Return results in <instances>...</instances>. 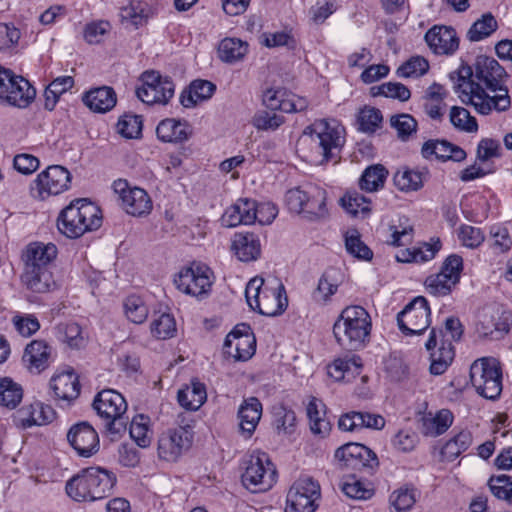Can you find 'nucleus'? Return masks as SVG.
Returning <instances> with one entry per match:
<instances>
[{
    "mask_svg": "<svg viewBox=\"0 0 512 512\" xmlns=\"http://www.w3.org/2000/svg\"><path fill=\"white\" fill-rule=\"evenodd\" d=\"M393 181L395 186L404 192L417 191L423 186L422 173L408 168L398 170Z\"/></svg>",
    "mask_w": 512,
    "mask_h": 512,
    "instance_id": "nucleus-46",
    "label": "nucleus"
},
{
    "mask_svg": "<svg viewBox=\"0 0 512 512\" xmlns=\"http://www.w3.org/2000/svg\"><path fill=\"white\" fill-rule=\"evenodd\" d=\"M421 154L425 159L435 155L438 160L443 162L454 161L462 162L466 159V152L460 147L447 140H428L422 148Z\"/></svg>",
    "mask_w": 512,
    "mask_h": 512,
    "instance_id": "nucleus-25",
    "label": "nucleus"
},
{
    "mask_svg": "<svg viewBox=\"0 0 512 512\" xmlns=\"http://www.w3.org/2000/svg\"><path fill=\"white\" fill-rule=\"evenodd\" d=\"M113 191L121 200V207L132 216H144L151 212L152 201L147 192L139 187H130L124 179L113 182Z\"/></svg>",
    "mask_w": 512,
    "mask_h": 512,
    "instance_id": "nucleus-15",
    "label": "nucleus"
},
{
    "mask_svg": "<svg viewBox=\"0 0 512 512\" xmlns=\"http://www.w3.org/2000/svg\"><path fill=\"white\" fill-rule=\"evenodd\" d=\"M207 393L204 384L192 381L190 385L180 389L177 394L178 403L187 410L196 411L206 401Z\"/></svg>",
    "mask_w": 512,
    "mask_h": 512,
    "instance_id": "nucleus-34",
    "label": "nucleus"
},
{
    "mask_svg": "<svg viewBox=\"0 0 512 512\" xmlns=\"http://www.w3.org/2000/svg\"><path fill=\"white\" fill-rule=\"evenodd\" d=\"M215 90L216 86L208 80H194L189 88L181 93L180 102L185 108L194 107L199 102L211 98Z\"/></svg>",
    "mask_w": 512,
    "mask_h": 512,
    "instance_id": "nucleus-32",
    "label": "nucleus"
},
{
    "mask_svg": "<svg viewBox=\"0 0 512 512\" xmlns=\"http://www.w3.org/2000/svg\"><path fill=\"white\" fill-rule=\"evenodd\" d=\"M506 77L507 73L498 61L485 55L476 58L474 70L468 65H461L450 74L462 103L473 106L483 115L493 110L503 112L509 109L511 100L503 84Z\"/></svg>",
    "mask_w": 512,
    "mask_h": 512,
    "instance_id": "nucleus-1",
    "label": "nucleus"
},
{
    "mask_svg": "<svg viewBox=\"0 0 512 512\" xmlns=\"http://www.w3.org/2000/svg\"><path fill=\"white\" fill-rule=\"evenodd\" d=\"M117 131L125 138H137L142 132V119L138 115H124L117 123Z\"/></svg>",
    "mask_w": 512,
    "mask_h": 512,
    "instance_id": "nucleus-64",
    "label": "nucleus"
},
{
    "mask_svg": "<svg viewBox=\"0 0 512 512\" xmlns=\"http://www.w3.org/2000/svg\"><path fill=\"white\" fill-rule=\"evenodd\" d=\"M102 224L100 208L87 199H76L64 208L57 220L58 230L68 238H78Z\"/></svg>",
    "mask_w": 512,
    "mask_h": 512,
    "instance_id": "nucleus-5",
    "label": "nucleus"
},
{
    "mask_svg": "<svg viewBox=\"0 0 512 512\" xmlns=\"http://www.w3.org/2000/svg\"><path fill=\"white\" fill-rule=\"evenodd\" d=\"M275 481L276 470L267 454L258 452L250 455L242 474L243 484L256 493L270 489Z\"/></svg>",
    "mask_w": 512,
    "mask_h": 512,
    "instance_id": "nucleus-9",
    "label": "nucleus"
},
{
    "mask_svg": "<svg viewBox=\"0 0 512 512\" xmlns=\"http://www.w3.org/2000/svg\"><path fill=\"white\" fill-rule=\"evenodd\" d=\"M192 442L190 427L179 426L163 433L158 440V455L166 461H176Z\"/></svg>",
    "mask_w": 512,
    "mask_h": 512,
    "instance_id": "nucleus-17",
    "label": "nucleus"
},
{
    "mask_svg": "<svg viewBox=\"0 0 512 512\" xmlns=\"http://www.w3.org/2000/svg\"><path fill=\"white\" fill-rule=\"evenodd\" d=\"M70 182L71 174L65 167L51 165L37 176L31 191L34 197L44 200L51 195L66 191Z\"/></svg>",
    "mask_w": 512,
    "mask_h": 512,
    "instance_id": "nucleus-13",
    "label": "nucleus"
},
{
    "mask_svg": "<svg viewBox=\"0 0 512 512\" xmlns=\"http://www.w3.org/2000/svg\"><path fill=\"white\" fill-rule=\"evenodd\" d=\"M382 114L379 109L374 107H365L359 112L358 123L361 131L373 133L379 128L382 122Z\"/></svg>",
    "mask_w": 512,
    "mask_h": 512,
    "instance_id": "nucleus-63",
    "label": "nucleus"
},
{
    "mask_svg": "<svg viewBox=\"0 0 512 512\" xmlns=\"http://www.w3.org/2000/svg\"><path fill=\"white\" fill-rule=\"evenodd\" d=\"M359 361L360 358L356 356L351 358H338L328 366V375L336 381L343 380L350 374L354 376L359 373L362 367Z\"/></svg>",
    "mask_w": 512,
    "mask_h": 512,
    "instance_id": "nucleus-42",
    "label": "nucleus"
},
{
    "mask_svg": "<svg viewBox=\"0 0 512 512\" xmlns=\"http://www.w3.org/2000/svg\"><path fill=\"white\" fill-rule=\"evenodd\" d=\"M425 41L435 54H452L458 48L459 41L453 28L433 26L425 34Z\"/></svg>",
    "mask_w": 512,
    "mask_h": 512,
    "instance_id": "nucleus-23",
    "label": "nucleus"
},
{
    "mask_svg": "<svg viewBox=\"0 0 512 512\" xmlns=\"http://www.w3.org/2000/svg\"><path fill=\"white\" fill-rule=\"evenodd\" d=\"M67 440L81 457H90L99 450L98 434L88 422L73 425L67 433Z\"/></svg>",
    "mask_w": 512,
    "mask_h": 512,
    "instance_id": "nucleus-20",
    "label": "nucleus"
},
{
    "mask_svg": "<svg viewBox=\"0 0 512 512\" xmlns=\"http://www.w3.org/2000/svg\"><path fill=\"white\" fill-rule=\"evenodd\" d=\"M321 402L313 399L307 406V416L310 422V430L314 435L326 437L331 430V424L325 417V412L320 410Z\"/></svg>",
    "mask_w": 512,
    "mask_h": 512,
    "instance_id": "nucleus-41",
    "label": "nucleus"
},
{
    "mask_svg": "<svg viewBox=\"0 0 512 512\" xmlns=\"http://www.w3.org/2000/svg\"><path fill=\"white\" fill-rule=\"evenodd\" d=\"M491 493L498 499L512 502V478L507 475L492 476L488 482Z\"/></svg>",
    "mask_w": 512,
    "mask_h": 512,
    "instance_id": "nucleus-56",
    "label": "nucleus"
},
{
    "mask_svg": "<svg viewBox=\"0 0 512 512\" xmlns=\"http://www.w3.org/2000/svg\"><path fill=\"white\" fill-rule=\"evenodd\" d=\"M296 422L294 411L283 405L274 407L273 409V425L278 434H291Z\"/></svg>",
    "mask_w": 512,
    "mask_h": 512,
    "instance_id": "nucleus-51",
    "label": "nucleus"
},
{
    "mask_svg": "<svg viewBox=\"0 0 512 512\" xmlns=\"http://www.w3.org/2000/svg\"><path fill=\"white\" fill-rule=\"evenodd\" d=\"M509 331L507 319L501 320L498 312L483 313L477 325V332L482 337H496Z\"/></svg>",
    "mask_w": 512,
    "mask_h": 512,
    "instance_id": "nucleus-40",
    "label": "nucleus"
},
{
    "mask_svg": "<svg viewBox=\"0 0 512 512\" xmlns=\"http://www.w3.org/2000/svg\"><path fill=\"white\" fill-rule=\"evenodd\" d=\"M462 268V257L456 254L450 255L444 261L440 272L426 279V289L434 296L448 295L459 282Z\"/></svg>",
    "mask_w": 512,
    "mask_h": 512,
    "instance_id": "nucleus-14",
    "label": "nucleus"
},
{
    "mask_svg": "<svg viewBox=\"0 0 512 512\" xmlns=\"http://www.w3.org/2000/svg\"><path fill=\"white\" fill-rule=\"evenodd\" d=\"M126 317L135 324L143 323L148 316V309L142 299L137 296H129L124 302Z\"/></svg>",
    "mask_w": 512,
    "mask_h": 512,
    "instance_id": "nucleus-58",
    "label": "nucleus"
},
{
    "mask_svg": "<svg viewBox=\"0 0 512 512\" xmlns=\"http://www.w3.org/2000/svg\"><path fill=\"white\" fill-rule=\"evenodd\" d=\"M116 101L115 91L108 86L91 89L83 96L84 104L98 113L110 111L116 105Z\"/></svg>",
    "mask_w": 512,
    "mask_h": 512,
    "instance_id": "nucleus-30",
    "label": "nucleus"
},
{
    "mask_svg": "<svg viewBox=\"0 0 512 512\" xmlns=\"http://www.w3.org/2000/svg\"><path fill=\"white\" fill-rule=\"evenodd\" d=\"M246 324L237 326L225 338L224 353L236 361H246L255 353V338Z\"/></svg>",
    "mask_w": 512,
    "mask_h": 512,
    "instance_id": "nucleus-18",
    "label": "nucleus"
},
{
    "mask_svg": "<svg viewBox=\"0 0 512 512\" xmlns=\"http://www.w3.org/2000/svg\"><path fill=\"white\" fill-rule=\"evenodd\" d=\"M50 388L59 400L72 401L80 394L78 376L73 371L56 374L50 380Z\"/></svg>",
    "mask_w": 512,
    "mask_h": 512,
    "instance_id": "nucleus-27",
    "label": "nucleus"
},
{
    "mask_svg": "<svg viewBox=\"0 0 512 512\" xmlns=\"http://www.w3.org/2000/svg\"><path fill=\"white\" fill-rule=\"evenodd\" d=\"M342 491L348 497L357 500H366L373 496L374 491L370 488L369 484L351 476L344 482Z\"/></svg>",
    "mask_w": 512,
    "mask_h": 512,
    "instance_id": "nucleus-57",
    "label": "nucleus"
},
{
    "mask_svg": "<svg viewBox=\"0 0 512 512\" xmlns=\"http://www.w3.org/2000/svg\"><path fill=\"white\" fill-rule=\"evenodd\" d=\"M429 63L421 56H414L397 69V75L403 78L420 77L428 72Z\"/></svg>",
    "mask_w": 512,
    "mask_h": 512,
    "instance_id": "nucleus-55",
    "label": "nucleus"
},
{
    "mask_svg": "<svg viewBox=\"0 0 512 512\" xmlns=\"http://www.w3.org/2000/svg\"><path fill=\"white\" fill-rule=\"evenodd\" d=\"M472 443V436L468 431H461L450 439L441 449V455L446 461H454L462 452L466 451Z\"/></svg>",
    "mask_w": 512,
    "mask_h": 512,
    "instance_id": "nucleus-44",
    "label": "nucleus"
},
{
    "mask_svg": "<svg viewBox=\"0 0 512 512\" xmlns=\"http://www.w3.org/2000/svg\"><path fill=\"white\" fill-rule=\"evenodd\" d=\"M52 348L43 340H33L25 350L22 360L30 372L40 373L48 366Z\"/></svg>",
    "mask_w": 512,
    "mask_h": 512,
    "instance_id": "nucleus-26",
    "label": "nucleus"
},
{
    "mask_svg": "<svg viewBox=\"0 0 512 512\" xmlns=\"http://www.w3.org/2000/svg\"><path fill=\"white\" fill-rule=\"evenodd\" d=\"M191 133V127L186 121L174 118L162 120L156 128L158 139L167 143H182L188 140Z\"/></svg>",
    "mask_w": 512,
    "mask_h": 512,
    "instance_id": "nucleus-29",
    "label": "nucleus"
},
{
    "mask_svg": "<svg viewBox=\"0 0 512 512\" xmlns=\"http://www.w3.org/2000/svg\"><path fill=\"white\" fill-rule=\"evenodd\" d=\"M345 247L347 251L356 258L371 260L372 250L361 240L357 230H352L345 235Z\"/></svg>",
    "mask_w": 512,
    "mask_h": 512,
    "instance_id": "nucleus-52",
    "label": "nucleus"
},
{
    "mask_svg": "<svg viewBox=\"0 0 512 512\" xmlns=\"http://www.w3.org/2000/svg\"><path fill=\"white\" fill-rule=\"evenodd\" d=\"M320 499V486L310 477L294 482L287 494L286 512H314Z\"/></svg>",
    "mask_w": 512,
    "mask_h": 512,
    "instance_id": "nucleus-12",
    "label": "nucleus"
},
{
    "mask_svg": "<svg viewBox=\"0 0 512 512\" xmlns=\"http://www.w3.org/2000/svg\"><path fill=\"white\" fill-rule=\"evenodd\" d=\"M454 416L448 409H441L435 414L431 412L422 416V433L426 436H439L445 433L453 423Z\"/></svg>",
    "mask_w": 512,
    "mask_h": 512,
    "instance_id": "nucleus-31",
    "label": "nucleus"
},
{
    "mask_svg": "<svg viewBox=\"0 0 512 512\" xmlns=\"http://www.w3.org/2000/svg\"><path fill=\"white\" fill-rule=\"evenodd\" d=\"M371 318L361 306L346 307L333 326L337 343L344 349L356 351L363 348L369 340Z\"/></svg>",
    "mask_w": 512,
    "mask_h": 512,
    "instance_id": "nucleus-4",
    "label": "nucleus"
},
{
    "mask_svg": "<svg viewBox=\"0 0 512 512\" xmlns=\"http://www.w3.org/2000/svg\"><path fill=\"white\" fill-rule=\"evenodd\" d=\"M115 484L113 472L101 467H89L69 479L65 490L75 501H95L109 496Z\"/></svg>",
    "mask_w": 512,
    "mask_h": 512,
    "instance_id": "nucleus-3",
    "label": "nucleus"
},
{
    "mask_svg": "<svg viewBox=\"0 0 512 512\" xmlns=\"http://www.w3.org/2000/svg\"><path fill=\"white\" fill-rule=\"evenodd\" d=\"M151 332L158 339H167L176 332V323L172 315L162 313L151 323Z\"/></svg>",
    "mask_w": 512,
    "mask_h": 512,
    "instance_id": "nucleus-59",
    "label": "nucleus"
},
{
    "mask_svg": "<svg viewBox=\"0 0 512 512\" xmlns=\"http://www.w3.org/2000/svg\"><path fill=\"white\" fill-rule=\"evenodd\" d=\"M390 230L392 231L390 244L398 247L404 245L405 241L411 240L413 225L408 217L401 216L397 224L390 226Z\"/></svg>",
    "mask_w": 512,
    "mask_h": 512,
    "instance_id": "nucleus-60",
    "label": "nucleus"
},
{
    "mask_svg": "<svg viewBox=\"0 0 512 512\" xmlns=\"http://www.w3.org/2000/svg\"><path fill=\"white\" fill-rule=\"evenodd\" d=\"M174 283L181 292L200 297L206 294L211 286L208 270L203 267H187L174 278Z\"/></svg>",
    "mask_w": 512,
    "mask_h": 512,
    "instance_id": "nucleus-19",
    "label": "nucleus"
},
{
    "mask_svg": "<svg viewBox=\"0 0 512 512\" xmlns=\"http://www.w3.org/2000/svg\"><path fill=\"white\" fill-rule=\"evenodd\" d=\"M343 208L351 215L356 216L359 213L367 214L370 212V202L365 196L357 192L347 193L341 198Z\"/></svg>",
    "mask_w": 512,
    "mask_h": 512,
    "instance_id": "nucleus-61",
    "label": "nucleus"
},
{
    "mask_svg": "<svg viewBox=\"0 0 512 512\" xmlns=\"http://www.w3.org/2000/svg\"><path fill=\"white\" fill-rule=\"evenodd\" d=\"M416 502L414 489L401 487L390 495V503L397 512L410 510Z\"/></svg>",
    "mask_w": 512,
    "mask_h": 512,
    "instance_id": "nucleus-62",
    "label": "nucleus"
},
{
    "mask_svg": "<svg viewBox=\"0 0 512 512\" xmlns=\"http://www.w3.org/2000/svg\"><path fill=\"white\" fill-rule=\"evenodd\" d=\"M21 279L28 289L36 293H46L55 286L49 269H24Z\"/></svg>",
    "mask_w": 512,
    "mask_h": 512,
    "instance_id": "nucleus-36",
    "label": "nucleus"
},
{
    "mask_svg": "<svg viewBox=\"0 0 512 512\" xmlns=\"http://www.w3.org/2000/svg\"><path fill=\"white\" fill-rule=\"evenodd\" d=\"M343 128L331 126L325 120H317L306 127L297 142V151L313 165H322L330 160L337 162V154L344 144Z\"/></svg>",
    "mask_w": 512,
    "mask_h": 512,
    "instance_id": "nucleus-2",
    "label": "nucleus"
},
{
    "mask_svg": "<svg viewBox=\"0 0 512 512\" xmlns=\"http://www.w3.org/2000/svg\"><path fill=\"white\" fill-rule=\"evenodd\" d=\"M388 171L384 166L377 164L365 169L360 179V187L368 192L377 191L384 186Z\"/></svg>",
    "mask_w": 512,
    "mask_h": 512,
    "instance_id": "nucleus-45",
    "label": "nucleus"
},
{
    "mask_svg": "<svg viewBox=\"0 0 512 512\" xmlns=\"http://www.w3.org/2000/svg\"><path fill=\"white\" fill-rule=\"evenodd\" d=\"M449 118L451 124L460 131L472 133L478 130L476 119L463 107L453 106Z\"/></svg>",
    "mask_w": 512,
    "mask_h": 512,
    "instance_id": "nucleus-50",
    "label": "nucleus"
},
{
    "mask_svg": "<svg viewBox=\"0 0 512 512\" xmlns=\"http://www.w3.org/2000/svg\"><path fill=\"white\" fill-rule=\"evenodd\" d=\"M497 29V21L490 13L484 14L475 21L467 32L470 41H480L490 36Z\"/></svg>",
    "mask_w": 512,
    "mask_h": 512,
    "instance_id": "nucleus-48",
    "label": "nucleus"
},
{
    "mask_svg": "<svg viewBox=\"0 0 512 512\" xmlns=\"http://www.w3.org/2000/svg\"><path fill=\"white\" fill-rule=\"evenodd\" d=\"M470 380L479 395L497 399L503 388L500 362L492 357L477 359L470 367Z\"/></svg>",
    "mask_w": 512,
    "mask_h": 512,
    "instance_id": "nucleus-6",
    "label": "nucleus"
},
{
    "mask_svg": "<svg viewBox=\"0 0 512 512\" xmlns=\"http://www.w3.org/2000/svg\"><path fill=\"white\" fill-rule=\"evenodd\" d=\"M57 256V247L52 243L34 242L27 245L22 254L24 269H49Z\"/></svg>",
    "mask_w": 512,
    "mask_h": 512,
    "instance_id": "nucleus-21",
    "label": "nucleus"
},
{
    "mask_svg": "<svg viewBox=\"0 0 512 512\" xmlns=\"http://www.w3.org/2000/svg\"><path fill=\"white\" fill-rule=\"evenodd\" d=\"M22 397L23 391L19 384L9 378L0 379V405L15 408Z\"/></svg>",
    "mask_w": 512,
    "mask_h": 512,
    "instance_id": "nucleus-47",
    "label": "nucleus"
},
{
    "mask_svg": "<svg viewBox=\"0 0 512 512\" xmlns=\"http://www.w3.org/2000/svg\"><path fill=\"white\" fill-rule=\"evenodd\" d=\"M36 90L29 81L10 69L0 66V98L18 108L27 107L35 98Z\"/></svg>",
    "mask_w": 512,
    "mask_h": 512,
    "instance_id": "nucleus-8",
    "label": "nucleus"
},
{
    "mask_svg": "<svg viewBox=\"0 0 512 512\" xmlns=\"http://www.w3.org/2000/svg\"><path fill=\"white\" fill-rule=\"evenodd\" d=\"M97 414L106 421V429L112 434H121L126 430L128 417L125 416L127 403L124 397L112 389L98 393L93 402Z\"/></svg>",
    "mask_w": 512,
    "mask_h": 512,
    "instance_id": "nucleus-7",
    "label": "nucleus"
},
{
    "mask_svg": "<svg viewBox=\"0 0 512 512\" xmlns=\"http://www.w3.org/2000/svg\"><path fill=\"white\" fill-rule=\"evenodd\" d=\"M430 314L427 300L418 296L398 313V327L406 336L421 335L430 326Z\"/></svg>",
    "mask_w": 512,
    "mask_h": 512,
    "instance_id": "nucleus-10",
    "label": "nucleus"
},
{
    "mask_svg": "<svg viewBox=\"0 0 512 512\" xmlns=\"http://www.w3.org/2000/svg\"><path fill=\"white\" fill-rule=\"evenodd\" d=\"M288 306L285 287L279 284L276 288H264L260 300L254 301L253 310L265 316L282 314Z\"/></svg>",
    "mask_w": 512,
    "mask_h": 512,
    "instance_id": "nucleus-22",
    "label": "nucleus"
},
{
    "mask_svg": "<svg viewBox=\"0 0 512 512\" xmlns=\"http://www.w3.org/2000/svg\"><path fill=\"white\" fill-rule=\"evenodd\" d=\"M249 45L239 38L226 37L218 45V57L227 64L243 60L248 53Z\"/></svg>",
    "mask_w": 512,
    "mask_h": 512,
    "instance_id": "nucleus-35",
    "label": "nucleus"
},
{
    "mask_svg": "<svg viewBox=\"0 0 512 512\" xmlns=\"http://www.w3.org/2000/svg\"><path fill=\"white\" fill-rule=\"evenodd\" d=\"M371 90L374 96L382 95L402 102L407 101L411 96L410 90L404 84L398 82L383 83L380 86L372 87Z\"/></svg>",
    "mask_w": 512,
    "mask_h": 512,
    "instance_id": "nucleus-54",
    "label": "nucleus"
},
{
    "mask_svg": "<svg viewBox=\"0 0 512 512\" xmlns=\"http://www.w3.org/2000/svg\"><path fill=\"white\" fill-rule=\"evenodd\" d=\"M326 191L319 187H310L308 199L303 209V214L309 220L323 218L327 214Z\"/></svg>",
    "mask_w": 512,
    "mask_h": 512,
    "instance_id": "nucleus-39",
    "label": "nucleus"
},
{
    "mask_svg": "<svg viewBox=\"0 0 512 512\" xmlns=\"http://www.w3.org/2000/svg\"><path fill=\"white\" fill-rule=\"evenodd\" d=\"M341 282L342 275L339 269L332 267L326 269L318 281L316 291L314 292V298L317 301L326 302L336 293Z\"/></svg>",
    "mask_w": 512,
    "mask_h": 512,
    "instance_id": "nucleus-37",
    "label": "nucleus"
},
{
    "mask_svg": "<svg viewBox=\"0 0 512 512\" xmlns=\"http://www.w3.org/2000/svg\"><path fill=\"white\" fill-rule=\"evenodd\" d=\"M149 419L144 415H137L133 418L129 427V434L136 444L146 448L151 444V435L148 427Z\"/></svg>",
    "mask_w": 512,
    "mask_h": 512,
    "instance_id": "nucleus-49",
    "label": "nucleus"
},
{
    "mask_svg": "<svg viewBox=\"0 0 512 512\" xmlns=\"http://www.w3.org/2000/svg\"><path fill=\"white\" fill-rule=\"evenodd\" d=\"M261 415L262 405L257 398L250 397L244 400L238 410L240 429L251 435L258 425Z\"/></svg>",
    "mask_w": 512,
    "mask_h": 512,
    "instance_id": "nucleus-33",
    "label": "nucleus"
},
{
    "mask_svg": "<svg viewBox=\"0 0 512 512\" xmlns=\"http://www.w3.org/2000/svg\"><path fill=\"white\" fill-rule=\"evenodd\" d=\"M445 93L440 84L433 83L426 91L423 98V108L425 113L434 120H441L443 117L442 108L445 107L444 103Z\"/></svg>",
    "mask_w": 512,
    "mask_h": 512,
    "instance_id": "nucleus-38",
    "label": "nucleus"
},
{
    "mask_svg": "<svg viewBox=\"0 0 512 512\" xmlns=\"http://www.w3.org/2000/svg\"><path fill=\"white\" fill-rule=\"evenodd\" d=\"M390 125L397 131V136L402 141H406L409 137L416 133L417 121L410 114L393 115L390 118Z\"/></svg>",
    "mask_w": 512,
    "mask_h": 512,
    "instance_id": "nucleus-53",
    "label": "nucleus"
},
{
    "mask_svg": "<svg viewBox=\"0 0 512 512\" xmlns=\"http://www.w3.org/2000/svg\"><path fill=\"white\" fill-rule=\"evenodd\" d=\"M255 200L240 198L233 205L228 207L221 217L222 224L226 227L238 225H250L256 222L254 212Z\"/></svg>",
    "mask_w": 512,
    "mask_h": 512,
    "instance_id": "nucleus-24",
    "label": "nucleus"
},
{
    "mask_svg": "<svg viewBox=\"0 0 512 512\" xmlns=\"http://www.w3.org/2000/svg\"><path fill=\"white\" fill-rule=\"evenodd\" d=\"M142 85L137 88L136 95L148 105L167 104L173 97L175 85L169 77H162L156 71H146L141 75Z\"/></svg>",
    "mask_w": 512,
    "mask_h": 512,
    "instance_id": "nucleus-11",
    "label": "nucleus"
},
{
    "mask_svg": "<svg viewBox=\"0 0 512 512\" xmlns=\"http://www.w3.org/2000/svg\"><path fill=\"white\" fill-rule=\"evenodd\" d=\"M341 468L361 470L378 466L376 454L363 444L348 443L339 447L334 455Z\"/></svg>",
    "mask_w": 512,
    "mask_h": 512,
    "instance_id": "nucleus-16",
    "label": "nucleus"
},
{
    "mask_svg": "<svg viewBox=\"0 0 512 512\" xmlns=\"http://www.w3.org/2000/svg\"><path fill=\"white\" fill-rule=\"evenodd\" d=\"M455 356L454 347L450 342H443L441 346L430 354V372L434 375L443 374L452 363Z\"/></svg>",
    "mask_w": 512,
    "mask_h": 512,
    "instance_id": "nucleus-43",
    "label": "nucleus"
},
{
    "mask_svg": "<svg viewBox=\"0 0 512 512\" xmlns=\"http://www.w3.org/2000/svg\"><path fill=\"white\" fill-rule=\"evenodd\" d=\"M231 249L242 262L255 261L261 255L260 240L254 233H236Z\"/></svg>",
    "mask_w": 512,
    "mask_h": 512,
    "instance_id": "nucleus-28",
    "label": "nucleus"
}]
</instances>
